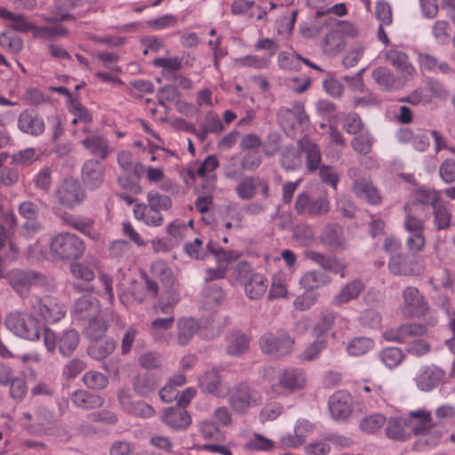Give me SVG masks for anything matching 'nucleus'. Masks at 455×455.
Returning a JSON list of instances; mask_svg holds the SVG:
<instances>
[{"label": "nucleus", "instance_id": "1", "mask_svg": "<svg viewBox=\"0 0 455 455\" xmlns=\"http://www.w3.org/2000/svg\"><path fill=\"white\" fill-rule=\"evenodd\" d=\"M34 313L12 311L5 318V326L14 335L28 339L37 340L42 334V326L33 315Z\"/></svg>", "mask_w": 455, "mask_h": 455}, {"label": "nucleus", "instance_id": "2", "mask_svg": "<svg viewBox=\"0 0 455 455\" xmlns=\"http://www.w3.org/2000/svg\"><path fill=\"white\" fill-rule=\"evenodd\" d=\"M237 282L243 285L246 296L251 299L261 298L267 288V280L262 274L254 272L251 264L240 261L234 269Z\"/></svg>", "mask_w": 455, "mask_h": 455}, {"label": "nucleus", "instance_id": "3", "mask_svg": "<svg viewBox=\"0 0 455 455\" xmlns=\"http://www.w3.org/2000/svg\"><path fill=\"white\" fill-rule=\"evenodd\" d=\"M84 250V241L76 235L68 232L56 235L50 243V251L55 259H77L83 256Z\"/></svg>", "mask_w": 455, "mask_h": 455}, {"label": "nucleus", "instance_id": "4", "mask_svg": "<svg viewBox=\"0 0 455 455\" xmlns=\"http://www.w3.org/2000/svg\"><path fill=\"white\" fill-rule=\"evenodd\" d=\"M58 204L70 210L80 206L86 198V192L79 180L69 178L60 182L55 190Z\"/></svg>", "mask_w": 455, "mask_h": 455}, {"label": "nucleus", "instance_id": "5", "mask_svg": "<svg viewBox=\"0 0 455 455\" xmlns=\"http://www.w3.org/2000/svg\"><path fill=\"white\" fill-rule=\"evenodd\" d=\"M32 313L38 315L45 323H54L65 316V306L55 297L33 296L29 299Z\"/></svg>", "mask_w": 455, "mask_h": 455}, {"label": "nucleus", "instance_id": "6", "mask_svg": "<svg viewBox=\"0 0 455 455\" xmlns=\"http://www.w3.org/2000/svg\"><path fill=\"white\" fill-rule=\"evenodd\" d=\"M305 372L297 368L285 370L278 378V381L269 387L267 393L271 397L289 395L301 390L306 385Z\"/></svg>", "mask_w": 455, "mask_h": 455}, {"label": "nucleus", "instance_id": "7", "mask_svg": "<svg viewBox=\"0 0 455 455\" xmlns=\"http://www.w3.org/2000/svg\"><path fill=\"white\" fill-rule=\"evenodd\" d=\"M277 120L283 132L292 136L293 133L307 125L308 117L301 101L292 102L291 108L282 107L277 112Z\"/></svg>", "mask_w": 455, "mask_h": 455}, {"label": "nucleus", "instance_id": "8", "mask_svg": "<svg viewBox=\"0 0 455 455\" xmlns=\"http://www.w3.org/2000/svg\"><path fill=\"white\" fill-rule=\"evenodd\" d=\"M294 343V339L283 329L278 330L275 333L267 332L259 339V347L262 352L274 355H289Z\"/></svg>", "mask_w": 455, "mask_h": 455}, {"label": "nucleus", "instance_id": "9", "mask_svg": "<svg viewBox=\"0 0 455 455\" xmlns=\"http://www.w3.org/2000/svg\"><path fill=\"white\" fill-rule=\"evenodd\" d=\"M10 285L20 296L28 295L30 288L35 286H47L48 277L33 270H12L8 275Z\"/></svg>", "mask_w": 455, "mask_h": 455}, {"label": "nucleus", "instance_id": "10", "mask_svg": "<svg viewBox=\"0 0 455 455\" xmlns=\"http://www.w3.org/2000/svg\"><path fill=\"white\" fill-rule=\"evenodd\" d=\"M294 208L300 216L321 217L330 211V202L326 196H311L307 192H301L296 197Z\"/></svg>", "mask_w": 455, "mask_h": 455}, {"label": "nucleus", "instance_id": "11", "mask_svg": "<svg viewBox=\"0 0 455 455\" xmlns=\"http://www.w3.org/2000/svg\"><path fill=\"white\" fill-rule=\"evenodd\" d=\"M402 312L406 316L421 317L429 309L426 298L414 286H407L403 291Z\"/></svg>", "mask_w": 455, "mask_h": 455}, {"label": "nucleus", "instance_id": "12", "mask_svg": "<svg viewBox=\"0 0 455 455\" xmlns=\"http://www.w3.org/2000/svg\"><path fill=\"white\" fill-rule=\"evenodd\" d=\"M17 126L20 132L32 137H39L45 131L43 117L32 108L24 109L20 113Z\"/></svg>", "mask_w": 455, "mask_h": 455}, {"label": "nucleus", "instance_id": "13", "mask_svg": "<svg viewBox=\"0 0 455 455\" xmlns=\"http://www.w3.org/2000/svg\"><path fill=\"white\" fill-rule=\"evenodd\" d=\"M260 396L259 393L246 385L239 386L229 397V404L238 413H245L251 407L259 405Z\"/></svg>", "mask_w": 455, "mask_h": 455}, {"label": "nucleus", "instance_id": "14", "mask_svg": "<svg viewBox=\"0 0 455 455\" xmlns=\"http://www.w3.org/2000/svg\"><path fill=\"white\" fill-rule=\"evenodd\" d=\"M442 201L443 200L438 191L419 188L415 191L413 199L406 203L404 205L410 206L413 208V210L425 214L426 212L429 213V206L433 209Z\"/></svg>", "mask_w": 455, "mask_h": 455}, {"label": "nucleus", "instance_id": "15", "mask_svg": "<svg viewBox=\"0 0 455 455\" xmlns=\"http://www.w3.org/2000/svg\"><path fill=\"white\" fill-rule=\"evenodd\" d=\"M445 372L437 366L427 365L421 367L415 377L417 387L421 391H430L443 380Z\"/></svg>", "mask_w": 455, "mask_h": 455}, {"label": "nucleus", "instance_id": "16", "mask_svg": "<svg viewBox=\"0 0 455 455\" xmlns=\"http://www.w3.org/2000/svg\"><path fill=\"white\" fill-rule=\"evenodd\" d=\"M198 387L205 395L225 397L226 390L219 371L212 369L204 371L198 379Z\"/></svg>", "mask_w": 455, "mask_h": 455}, {"label": "nucleus", "instance_id": "17", "mask_svg": "<svg viewBox=\"0 0 455 455\" xmlns=\"http://www.w3.org/2000/svg\"><path fill=\"white\" fill-rule=\"evenodd\" d=\"M329 410L337 420L347 419L352 413V397L346 391H338L329 399Z\"/></svg>", "mask_w": 455, "mask_h": 455}, {"label": "nucleus", "instance_id": "18", "mask_svg": "<svg viewBox=\"0 0 455 455\" xmlns=\"http://www.w3.org/2000/svg\"><path fill=\"white\" fill-rule=\"evenodd\" d=\"M162 420L166 426L177 431L187 429L192 423L189 413L178 405L164 410Z\"/></svg>", "mask_w": 455, "mask_h": 455}, {"label": "nucleus", "instance_id": "19", "mask_svg": "<svg viewBox=\"0 0 455 455\" xmlns=\"http://www.w3.org/2000/svg\"><path fill=\"white\" fill-rule=\"evenodd\" d=\"M388 269L395 275L411 276L418 274L416 261L403 251L390 257Z\"/></svg>", "mask_w": 455, "mask_h": 455}, {"label": "nucleus", "instance_id": "20", "mask_svg": "<svg viewBox=\"0 0 455 455\" xmlns=\"http://www.w3.org/2000/svg\"><path fill=\"white\" fill-rule=\"evenodd\" d=\"M313 428V424L308 420L299 419L294 427V433L283 435L280 443L283 448H297L304 443Z\"/></svg>", "mask_w": 455, "mask_h": 455}, {"label": "nucleus", "instance_id": "21", "mask_svg": "<svg viewBox=\"0 0 455 455\" xmlns=\"http://www.w3.org/2000/svg\"><path fill=\"white\" fill-rule=\"evenodd\" d=\"M371 77L385 91H398L405 84V78L395 76L385 67L375 68L371 73Z\"/></svg>", "mask_w": 455, "mask_h": 455}, {"label": "nucleus", "instance_id": "22", "mask_svg": "<svg viewBox=\"0 0 455 455\" xmlns=\"http://www.w3.org/2000/svg\"><path fill=\"white\" fill-rule=\"evenodd\" d=\"M101 161L89 159L84 162L82 168V177L84 183L95 189L101 186L104 181V168Z\"/></svg>", "mask_w": 455, "mask_h": 455}, {"label": "nucleus", "instance_id": "23", "mask_svg": "<svg viewBox=\"0 0 455 455\" xmlns=\"http://www.w3.org/2000/svg\"><path fill=\"white\" fill-rule=\"evenodd\" d=\"M443 434V427L435 423L427 432L417 438L413 449L418 451H427L435 448L440 443Z\"/></svg>", "mask_w": 455, "mask_h": 455}, {"label": "nucleus", "instance_id": "24", "mask_svg": "<svg viewBox=\"0 0 455 455\" xmlns=\"http://www.w3.org/2000/svg\"><path fill=\"white\" fill-rule=\"evenodd\" d=\"M99 300L90 295H84L77 299L74 306V314L77 319L89 320L100 314Z\"/></svg>", "mask_w": 455, "mask_h": 455}, {"label": "nucleus", "instance_id": "25", "mask_svg": "<svg viewBox=\"0 0 455 455\" xmlns=\"http://www.w3.org/2000/svg\"><path fill=\"white\" fill-rule=\"evenodd\" d=\"M160 381L161 376L157 373L138 374L132 380L133 390L138 395L146 397L157 388Z\"/></svg>", "mask_w": 455, "mask_h": 455}, {"label": "nucleus", "instance_id": "26", "mask_svg": "<svg viewBox=\"0 0 455 455\" xmlns=\"http://www.w3.org/2000/svg\"><path fill=\"white\" fill-rule=\"evenodd\" d=\"M321 241L331 251H340L346 247L343 229L336 224H328L324 227Z\"/></svg>", "mask_w": 455, "mask_h": 455}, {"label": "nucleus", "instance_id": "27", "mask_svg": "<svg viewBox=\"0 0 455 455\" xmlns=\"http://www.w3.org/2000/svg\"><path fill=\"white\" fill-rule=\"evenodd\" d=\"M299 144L300 151L306 155L307 170L315 172L322 165V153L319 146L307 136L299 141Z\"/></svg>", "mask_w": 455, "mask_h": 455}, {"label": "nucleus", "instance_id": "28", "mask_svg": "<svg viewBox=\"0 0 455 455\" xmlns=\"http://www.w3.org/2000/svg\"><path fill=\"white\" fill-rule=\"evenodd\" d=\"M63 223L92 239H96L97 233L93 228V220L88 217L64 213L61 217Z\"/></svg>", "mask_w": 455, "mask_h": 455}, {"label": "nucleus", "instance_id": "29", "mask_svg": "<svg viewBox=\"0 0 455 455\" xmlns=\"http://www.w3.org/2000/svg\"><path fill=\"white\" fill-rule=\"evenodd\" d=\"M82 144L95 157L94 160L103 161L109 154L108 141L101 135H88Z\"/></svg>", "mask_w": 455, "mask_h": 455}, {"label": "nucleus", "instance_id": "30", "mask_svg": "<svg viewBox=\"0 0 455 455\" xmlns=\"http://www.w3.org/2000/svg\"><path fill=\"white\" fill-rule=\"evenodd\" d=\"M405 212V219L403 222V228L409 234H424L425 222L429 218V213L426 212L422 216V213L413 210L410 206H403Z\"/></svg>", "mask_w": 455, "mask_h": 455}, {"label": "nucleus", "instance_id": "31", "mask_svg": "<svg viewBox=\"0 0 455 455\" xmlns=\"http://www.w3.org/2000/svg\"><path fill=\"white\" fill-rule=\"evenodd\" d=\"M71 402L83 410L100 408L104 404V398L86 390L78 389L72 393Z\"/></svg>", "mask_w": 455, "mask_h": 455}, {"label": "nucleus", "instance_id": "32", "mask_svg": "<svg viewBox=\"0 0 455 455\" xmlns=\"http://www.w3.org/2000/svg\"><path fill=\"white\" fill-rule=\"evenodd\" d=\"M199 323L192 317L180 318L177 322V343L187 346L199 331Z\"/></svg>", "mask_w": 455, "mask_h": 455}, {"label": "nucleus", "instance_id": "33", "mask_svg": "<svg viewBox=\"0 0 455 455\" xmlns=\"http://www.w3.org/2000/svg\"><path fill=\"white\" fill-rule=\"evenodd\" d=\"M331 276L323 270H310L300 278L299 283L307 291L328 285Z\"/></svg>", "mask_w": 455, "mask_h": 455}, {"label": "nucleus", "instance_id": "34", "mask_svg": "<svg viewBox=\"0 0 455 455\" xmlns=\"http://www.w3.org/2000/svg\"><path fill=\"white\" fill-rule=\"evenodd\" d=\"M359 198L365 200L372 205L381 204L382 196L377 188L369 179L363 183L357 184L352 190Z\"/></svg>", "mask_w": 455, "mask_h": 455}, {"label": "nucleus", "instance_id": "35", "mask_svg": "<svg viewBox=\"0 0 455 455\" xmlns=\"http://www.w3.org/2000/svg\"><path fill=\"white\" fill-rule=\"evenodd\" d=\"M386 58L387 61H389L399 71L403 73L404 76H413L415 68L408 61V56L404 52L397 49H390L386 52Z\"/></svg>", "mask_w": 455, "mask_h": 455}, {"label": "nucleus", "instance_id": "36", "mask_svg": "<svg viewBox=\"0 0 455 455\" xmlns=\"http://www.w3.org/2000/svg\"><path fill=\"white\" fill-rule=\"evenodd\" d=\"M220 163L215 155H209L196 169L190 168L188 170V175L190 179L205 178L204 182L210 175H216L213 172L219 167Z\"/></svg>", "mask_w": 455, "mask_h": 455}, {"label": "nucleus", "instance_id": "37", "mask_svg": "<svg viewBox=\"0 0 455 455\" xmlns=\"http://www.w3.org/2000/svg\"><path fill=\"white\" fill-rule=\"evenodd\" d=\"M80 342V336L75 329L65 331L58 339L59 352L63 356L71 355L77 348Z\"/></svg>", "mask_w": 455, "mask_h": 455}, {"label": "nucleus", "instance_id": "38", "mask_svg": "<svg viewBox=\"0 0 455 455\" xmlns=\"http://www.w3.org/2000/svg\"><path fill=\"white\" fill-rule=\"evenodd\" d=\"M133 214L138 220L143 221L148 226L159 227L164 222L161 212L150 210L149 207L142 204H135Z\"/></svg>", "mask_w": 455, "mask_h": 455}, {"label": "nucleus", "instance_id": "39", "mask_svg": "<svg viewBox=\"0 0 455 455\" xmlns=\"http://www.w3.org/2000/svg\"><path fill=\"white\" fill-rule=\"evenodd\" d=\"M118 296L120 302L126 307L132 305H140L145 300V293L140 285L133 283L127 289H118Z\"/></svg>", "mask_w": 455, "mask_h": 455}, {"label": "nucleus", "instance_id": "40", "mask_svg": "<svg viewBox=\"0 0 455 455\" xmlns=\"http://www.w3.org/2000/svg\"><path fill=\"white\" fill-rule=\"evenodd\" d=\"M216 180V175H210L208 180L202 184L204 196H199L195 203L196 210L201 213L207 212L212 204V193L215 189Z\"/></svg>", "mask_w": 455, "mask_h": 455}, {"label": "nucleus", "instance_id": "41", "mask_svg": "<svg viewBox=\"0 0 455 455\" xmlns=\"http://www.w3.org/2000/svg\"><path fill=\"white\" fill-rule=\"evenodd\" d=\"M364 289V283L360 279H355L347 283L335 296V303L342 305L356 299Z\"/></svg>", "mask_w": 455, "mask_h": 455}, {"label": "nucleus", "instance_id": "42", "mask_svg": "<svg viewBox=\"0 0 455 455\" xmlns=\"http://www.w3.org/2000/svg\"><path fill=\"white\" fill-rule=\"evenodd\" d=\"M55 22L51 26H36L34 28V37L43 40H54L59 37H64L68 35V29L63 25Z\"/></svg>", "mask_w": 455, "mask_h": 455}, {"label": "nucleus", "instance_id": "43", "mask_svg": "<svg viewBox=\"0 0 455 455\" xmlns=\"http://www.w3.org/2000/svg\"><path fill=\"white\" fill-rule=\"evenodd\" d=\"M116 342L113 339L93 341L88 347V354L95 360H101L109 355L116 348Z\"/></svg>", "mask_w": 455, "mask_h": 455}, {"label": "nucleus", "instance_id": "44", "mask_svg": "<svg viewBox=\"0 0 455 455\" xmlns=\"http://www.w3.org/2000/svg\"><path fill=\"white\" fill-rule=\"evenodd\" d=\"M345 40L343 34L339 30H331L324 36L323 51L330 55H336L343 50Z\"/></svg>", "mask_w": 455, "mask_h": 455}, {"label": "nucleus", "instance_id": "45", "mask_svg": "<svg viewBox=\"0 0 455 455\" xmlns=\"http://www.w3.org/2000/svg\"><path fill=\"white\" fill-rule=\"evenodd\" d=\"M151 272L155 277L158 278L163 285L167 288H172L174 284V276L172 268L163 260H157L151 266Z\"/></svg>", "mask_w": 455, "mask_h": 455}, {"label": "nucleus", "instance_id": "46", "mask_svg": "<svg viewBox=\"0 0 455 455\" xmlns=\"http://www.w3.org/2000/svg\"><path fill=\"white\" fill-rule=\"evenodd\" d=\"M249 346L250 339L245 334L233 333L227 346V353L231 356H240L249 349Z\"/></svg>", "mask_w": 455, "mask_h": 455}, {"label": "nucleus", "instance_id": "47", "mask_svg": "<svg viewBox=\"0 0 455 455\" xmlns=\"http://www.w3.org/2000/svg\"><path fill=\"white\" fill-rule=\"evenodd\" d=\"M379 357L387 368L392 369L403 361L405 355L401 348L390 347L383 349L379 354Z\"/></svg>", "mask_w": 455, "mask_h": 455}, {"label": "nucleus", "instance_id": "48", "mask_svg": "<svg viewBox=\"0 0 455 455\" xmlns=\"http://www.w3.org/2000/svg\"><path fill=\"white\" fill-rule=\"evenodd\" d=\"M387 422L385 429L387 436L394 441H404L406 419L401 418H390Z\"/></svg>", "mask_w": 455, "mask_h": 455}, {"label": "nucleus", "instance_id": "49", "mask_svg": "<svg viewBox=\"0 0 455 455\" xmlns=\"http://www.w3.org/2000/svg\"><path fill=\"white\" fill-rule=\"evenodd\" d=\"M275 448V442L260 434L253 435L245 443L244 449L249 451H270Z\"/></svg>", "mask_w": 455, "mask_h": 455}, {"label": "nucleus", "instance_id": "50", "mask_svg": "<svg viewBox=\"0 0 455 455\" xmlns=\"http://www.w3.org/2000/svg\"><path fill=\"white\" fill-rule=\"evenodd\" d=\"M148 207L150 210L161 212V211H169L172 206V202L168 196L162 195L157 191H149L147 195Z\"/></svg>", "mask_w": 455, "mask_h": 455}, {"label": "nucleus", "instance_id": "51", "mask_svg": "<svg viewBox=\"0 0 455 455\" xmlns=\"http://www.w3.org/2000/svg\"><path fill=\"white\" fill-rule=\"evenodd\" d=\"M258 177H243L235 188V192L239 198L243 200L251 199L257 190Z\"/></svg>", "mask_w": 455, "mask_h": 455}, {"label": "nucleus", "instance_id": "52", "mask_svg": "<svg viewBox=\"0 0 455 455\" xmlns=\"http://www.w3.org/2000/svg\"><path fill=\"white\" fill-rule=\"evenodd\" d=\"M374 347V341L370 338L357 337L353 339L347 347L350 355L360 356L366 354Z\"/></svg>", "mask_w": 455, "mask_h": 455}, {"label": "nucleus", "instance_id": "53", "mask_svg": "<svg viewBox=\"0 0 455 455\" xmlns=\"http://www.w3.org/2000/svg\"><path fill=\"white\" fill-rule=\"evenodd\" d=\"M387 419L383 414L374 413L362 419L360 429L367 434H373L379 430L386 423Z\"/></svg>", "mask_w": 455, "mask_h": 455}, {"label": "nucleus", "instance_id": "54", "mask_svg": "<svg viewBox=\"0 0 455 455\" xmlns=\"http://www.w3.org/2000/svg\"><path fill=\"white\" fill-rule=\"evenodd\" d=\"M0 47L12 53H18L23 48V41L18 35L4 31L0 34Z\"/></svg>", "mask_w": 455, "mask_h": 455}, {"label": "nucleus", "instance_id": "55", "mask_svg": "<svg viewBox=\"0 0 455 455\" xmlns=\"http://www.w3.org/2000/svg\"><path fill=\"white\" fill-rule=\"evenodd\" d=\"M84 385L93 390H102L108 385V379L103 373L96 371H89L83 377Z\"/></svg>", "mask_w": 455, "mask_h": 455}, {"label": "nucleus", "instance_id": "56", "mask_svg": "<svg viewBox=\"0 0 455 455\" xmlns=\"http://www.w3.org/2000/svg\"><path fill=\"white\" fill-rule=\"evenodd\" d=\"M317 170L321 181L326 185L331 186L336 191L338 188V184L340 180V176L336 167L332 165L322 164L318 167Z\"/></svg>", "mask_w": 455, "mask_h": 455}, {"label": "nucleus", "instance_id": "57", "mask_svg": "<svg viewBox=\"0 0 455 455\" xmlns=\"http://www.w3.org/2000/svg\"><path fill=\"white\" fill-rule=\"evenodd\" d=\"M107 329L108 325L105 321L96 316L88 320L85 336L92 341H97L104 336Z\"/></svg>", "mask_w": 455, "mask_h": 455}, {"label": "nucleus", "instance_id": "58", "mask_svg": "<svg viewBox=\"0 0 455 455\" xmlns=\"http://www.w3.org/2000/svg\"><path fill=\"white\" fill-rule=\"evenodd\" d=\"M327 347V341L324 339H318L307 346L299 355L301 362H311L317 359L323 350Z\"/></svg>", "mask_w": 455, "mask_h": 455}, {"label": "nucleus", "instance_id": "59", "mask_svg": "<svg viewBox=\"0 0 455 455\" xmlns=\"http://www.w3.org/2000/svg\"><path fill=\"white\" fill-rule=\"evenodd\" d=\"M432 213L435 218V226L438 230L447 229L451 224V213L442 201L432 209Z\"/></svg>", "mask_w": 455, "mask_h": 455}, {"label": "nucleus", "instance_id": "60", "mask_svg": "<svg viewBox=\"0 0 455 455\" xmlns=\"http://www.w3.org/2000/svg\"><path fill=\"white\" fill-rule=\"evenodd\" d=\"M373 137L369 132H362L351 140L353 149L360 155H368L371 151Z\"/></svg>", "mask_w": 455, "mask_h": 455}, {"label": "nucleus", "instance_id": "61", "mask_svg": "<svg viewBox=\"0 0 455 455\" xmlns=\"http://www.w3.org/2000/svg\"><path fill=\"white\" fill-rule=\"evenodd\" d=\"M174 323V316L170 315L165 318H156L150 325V334L156 341H162L164 335L162 331H167L171 329Z\"/></svg>", "mask_w": 455, "mask_h": 455}, {"label": "nucleus", "instance_id": "62", "mask_svg": "<svg viewBox=\"0 0 455 455\" xmlns=\"http://www.w3.org/2000/svg\"><path fill=\"white\" fill-rule=\"evenodd\" d=\"M427 331V328L423 324L404 323L398 327V332L401 334L402 342L408 343L411 338L423 336Z\"/></svg>", "mask_w": 455, "mask_h": 455}, {"label": "nucleus", "instance_id": "63", "mask_svg": "<svg viewBox=\"0 0 455 455\" xmlns=\"http://www.w3.org/2000/svg\"><path fill=\"white\" fill-rule=\"evenodd\" d=\"M220 426L213 420L205 419L200 422L198 428L204 439L220 440L223 437Z\"/></svg>", "mask_w": 455, "mask_h": 455}, {"label": "nucleus", "instance_id": "64", "mask_svg": "<svg viewBox=\"0 0 455 455\" xmlns=\"http://www.w3.org/2000/svg\"><path fill=\"white\" fill-rule=\"evenodd\" d=\"M184 251L191 259L202 260L206 258V250L204 243L199 238H195L192 242L184 244Z\"/></svg>", "mask_w": 455, "mask_h": 455}]
</instances>
